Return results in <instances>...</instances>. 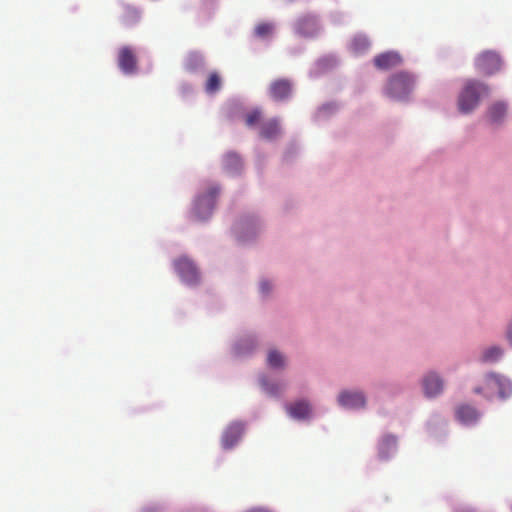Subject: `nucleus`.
<instances>
[{"label":"nucleus","mask_w":512,"mask_h":512,"mask_svg":"<svg viewBox=\"0 0 512 512\" xmlns=\"http://www.w3.org/2000/svg\"><path fill=\"white\" fill-rule=\"evenodd\" d=\"M262 119V111L256 108L246 113L245 124L250 128L260 125L259 135L264 139L273 140L277 138L281 133L279 120L277 118H271L266 121H262Z\"/></svg>","instance_id":"obj_1"},{"label":"nucleus","mask_w":512,"mask_h":512,"mask_svg":"<svg viewBox=\"0 0 512 512\" xmlns=\"http://www.w3.org/2000/svg\"><path fill=\"white\" fill-rule=\"evenodd\" d=\"M474 392L487 398L495 393L501 398H506L512 394V383L501 375L491 373L485 376L483 386L476 387Z\"/></svg>","instance_id":"obj_2"},{"label":"nucleus","mask_w":512,"mask_h":512,"mask_svg":"<svg viewBox=\"0 0 512 512\" xmlns=\"http://www.w3.org/2000/svg\"><path fill=\"white\" fill-rule=\"evenodd\" d=\"M488 94V87L477 81H468L459 95V110L463 113L472 111L478 104L481 95Z\"/></svg>","instance_id":"obj_3"},{"label":"nucleus","mask_w":512,"mask_h":512,"mask_svg":"<svg viewBox=\"0 0 512 512\" xmlns=\"http://www.w3.org/2000/svg\"><path fill=\"white\" fill-rule=\"evenodd\" d=\"M414 78L406 72H400L393 75L387 84L386 94L392 99L403 100L414 87Z\"/></svg>","instance_id":"obj_4"},{"label":"nucleus","mask_w":512,"mask_h":512,"mask_svg":"<svg viewBox=\"0 0 512 512\" xmlns=\"http://www.w3.org/2000/svg\"><path fill=\"white\" fill-rule=\"evenodd\" d=\"M218 194L219 188L213 186L209 188V190L205 194L199 196L196 199L194 210L197 219L205 220L211 215Z\"/></svg>","instance_id":"obj_5"},{"label":"nucleus","mask_w":512,"mask_h":512,"mask_svg":"<svg viewBox=\"0 0 512 512\" xmlns=\"http://www.w3.org/2000/svg\"><path fill=\"white\" fill-rule=\"evenodd\" d=\"M476 67L486 75H491L501 68V59L496 52L486 51L476 59Z\"/></svg>","instance_id":"obj_6"},{"label":"nucleus","mask_w":512,"mask_h":512,"mask_svg":"<svg viewBox=\"0 0 512 512\" xmlns=\"http://www.w3.org/2000/svg\"><path fill=\"white\" fill-rule=\"evenodd\" d=\"M174 267L181 279L188 284H195L199 280V273L194 263L186 258L181 257L174 262Z\"/></svg>","instance_id":"obj_7"},{"label":"nucleus","mask_w":512,"mask_h":512,"mask_svg":"<svg viewBox=\"0 0 512 512\" xmlns=\"http://www.w3.org/2000/svg\"><path fill=\"white\" fill-rule=\"evenodd\" d=\"M118 66L125 74H134L137 71V58L131 47L124 46L118 53Z\"/></svg>","instance_id":"obj_8"},{"label":"nucleus","mask_w":512,"mask_h":512,"mask_svg":"<svg viewBox=\"0 0 512 512\" xmlns=\"http://www.w3.org/2000/svg\"><path fill=\"white\" fill-rule=\"evenodd\" d=\"M423 391L426 397L433 398L443 391V381L435 373H428L422 381Z\"/></svg>","instance_id":"obj_9"},{"label":"nucleus","mask_w":512,"mask_h":512,"mask_svg":"<svg viewBox=\"0 0 512 512\" xmlns=\"http://www.w3.org/2000/svg\"><path fill=\"white\" fill-rule=\"evenodd\" d=\"M338 402L345 408L358 409L365 406L366 399L362 392L343 391L339 394Z\"/></svg>","instance_id":"obj_10"},{"label":"nucleus","mask_w":512,"mask_h":512,"mask_svg":"<svg viewBox=\"0 0 512 512\" xmlns=\"http://www.w3.org/2000/svg\"><path fill=\"white\" fill-rule=\"evenodd\" d=\"M244 432V426L240 422L230 424L222 435V446L225 449L232 448L241 438Z\"/></svg>","instance_id":"obj_11"},{"label":"nucleus","mask_w":512,"mask_h":512,"mask_svg":"<svg viewBox=\"0 0 512 512\" xmlns=\"http://www.w3.org/2000/svg\"><path fill=\"white\" fill-rule=\"evenodd\" d=\"M402 63V57L393 51L381 53L374 58V65L381 70L395 68Z\"/></svg>","instance_id":"obj_12"},{"label":"nucleus","mask_w":512,"mask_h":512,"mask_svg":"<svg viewBox=\"0 0 512 512\" xmlns=\"http://www.w3.org/2000/svg\"><path fill=\"white\" fill-rule=\"evenodd\" d=\"M292 91L291 82L287 79H278L271 83L269 87L270 96L276 101L287 99Z\"/></svg>","instance_id":"obj_13"},{"label":"nucleus","mask_w":512,"mask_h":512,"mask_svg":"<svg viewBox=\"0 0 512 512\" xmlns=\"http://www.w3.org/2000/svg\"><path fill=\"white\" fill-rule=\"evenodd\" d=\"M288 414L295 419H306L311 414V406L308 402L301 400L287 407Z\"/></svg>","instance_id":"obj_14"},{"label":"nucleus","mask_w":512,"mask_h":512,"mask_svg":"<svg viewBox=\"0 0 512 512\" xmlns=\"http://www.w3.org/2000/svg\"><path fill=\"white\" fill-rule=\"evenodd\" d=\"M457 419L464 424H472L479 418L478 411L469 405H461L456 411Z\"/></svg>","instance_id":"obj_15"},{"label":"nucleus","mask_w":512,"mask_h":512,"mask_svg":"<svg viewBox=\"0 0 512 512\" xmlns=\"http://www.w3.org/2000/svg\"><path fill=\"white\" fill-rule=\"evenodd\" d=\"M140 18L141 13L137 8L130 5H125L123 7L121 20L124 25L133 26L139 22Z\"/></svg>","instance_id":"obj_16"},{"label":"nucleus","mask_w":512,"mask_h":512,"mask_svg":"<svg viewBox=\"0 0 512 512\" xmlns=\"http://www.w3.org/2000/svg\"><path fill=\"white\" fill-rule=\"evenodd\" d=\"M224 168L230 173H237L242 168V160L236 153L229 152L223 159Z\"/></svg>","instance_id":"obj_17"},{"label":"nucleus","mask_w":512,"mask_h":512,"mask_svg":"<svg viewBox=\"0 0 512 512\" xmlns=\"http://www.w3.org/2000/svg\"><path fill=\"white\" fill-rule=\"evenodd\" d=\"M506 110V105L504 103L497 102L493 104L488 111L490 121L493 123L500 122L504 118Z\"/></svg>","instance_id":"obj_18"},{"label":"nucleus","mask_w":512,"mask_h":512,"mask_svg":"<svg viewBox=\"0 0 512 512\" xmlns=\"http://www.w3.org/2000/svg\"><path fill=\"white\" fill-rule=\"evenodd\" d=\"M370 46V42L366 36L358 35L353 38L350 48L355 53H363Z\"/></svg>","instance_id":"obj_19"},{"label":"nucleus","mask_w":512,"mask_h":512,"mask_svg":"<svg viewBox=\"0 0 512 512\" xmlns=\"http://www.w3.org/2000/svg\"><path fill=\"white\" fill-rule=\"evenodd\" d=\"M503 354V350L498 346H492L485 349L481 355V360L483 362H495L497 361Z\"/></svg>","instance_id":"obj_20"},{"label":"nucleus","mask_w":512,"mask_h":512,"mask_svg":"<svg viewBox=\"0 0 512 512\" xmlns=\"http://www.w3.org/2000/svg\"><path fill=\"white\" fill-rule=\"evenodd\" d=\"M268 365L272 368H282L285 365V359L277 350H271L267 357Z\"/></svg>","instance_id":"obj_21"},{"label":"nucleus","mask_w":512,"mask_h":512,"mask_svg":"<svg viewBox=\"0 0 512 512\" xmlns=\"http://www.w3.org/2000/svg\"><path fill=\"white\" fill-rule=\"evenodd\" d=\"M221 87V79L220 76L213 72L208 76V79L206 81L205 89L208 93H215L217 92Z\"/></svg>","instance_id":"obj_22"},{"label":"nucleus","mask_w":512,"mask_h":512,"mask_svg":"<svg viewBox=\"0 0 512 512\" xmlns=\"http://www.w3.org/2000/svg\"><path fill=\"white\" fill-rule=\"evenodd\" d=\"M274 26L272 23L262 22L256 25L254 33L259 38H267L272 35Z\"/></svg>","instance_id":"obj_23"},{"label":"nucleus","mask_w":512,"mask_h":512,"mask_svg":"<svg viewBox=\"0 0 512 512\" xmlns=\"http://www.w3.org/2000/svg\"><path fill=\"white\" fill-rule=\"evenodd\" d=\"M261 385L264 388V390L271 395H276L280 391V388L277 385L270 384L264 378L261 379Z\"/></svg>","instance_id":"obj_24"},{"label":"nucleus","mask_w":512,"mask_h":512,"mask_svg":"<svg viewBox=\"0 0 512 512\" xmlns=\"http://www.w3.org/2000/svg\"><path fill=\"white\" fill-rule=\"evenodd\" d=\"M396 446V439L394 436H386L383 438L381 447H380V453L383 454L384 448L389 447H395Z\"/></svg>","instance_id":"obj_25"},{"label":"nucleus","mask_w":512,"mask_h":512,"mask_svg":"<svg viewBox=\"0 0 512 512\" xmlns=\"http://www.w3.org/2000/svg\"><path fill=\"white\" fill-rule=\"evenodd\" d=\"M260 290L263 294H267L271 290V286L268 281H262L260 283Z\"/></svg>","instance_id":"obj_26"},{"label":"nucleus","mask_w":512,"mask_h":512,"mask_svg":"<svg viewBox=\"0 0 512 512\" xmlns=\"http://www.w3.org/2000/svg\"><path fill=\"white\" fill-rule=\"evenodd\" d=\"M507 338L509 343L512 345V323L509 325L508 331H507Z\"/></svg>","instance_id":"obj_27"},{"label":"nucleus","mask_w":512,"mask_h":512,"mask_svg":"<svg viewBox=\"0 0 512 512\" xmlns=\"http://www.w3.org/2000/svg\"><path fill=\"white\" fill-rule=\"evenodd\" d=\"M248 512H269V511L258 508V509H252V510H250Z\"/></svg>","instance_id":"obj_28"}]
</instances>
